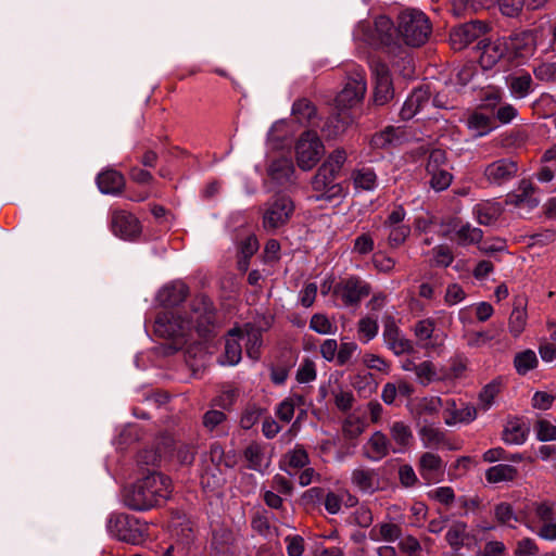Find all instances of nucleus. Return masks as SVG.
I'll list each match as a JSON object with an SVG mask.
<instances>
[{"instance_id":"nucleus-1","label":"nucleus","mask_w":556,"mask_h":556,"mask_svg":"<svg viewBox=\"0 0 556 556\" xmlns=\"http://www.w3.org/2000/svg\"><path fill=\"white\" fill-rule=\"evenodd\" d=\"M214 319L215 313L211 301L205 296H199L192 301L188 317L170 311L159 314L154 323V332L161 338L174 340L175 349H179L192 330L200 338H207L213 331Z\"/></svg>"},{"instance_id":"nucleus-2","label":"nucleus","mask_w":556,"mask_h":556,"mask_svg":"<svg viewBox=\"0 0 556 556\" xmlns=\"http://www.w3.org/2000/svg\"><path fill=\"white\" fill-rule=\"evenodd\" d=\"M172 491L173 484L169 477L151 471L125 490L124 504L132 510H150L164 504Z\"/></svg>"},{"instance_id":"nucleus-3","label":"nucleus","mask_w":556,"mask_h":556,"mask_svg":"<svg viewBox=\"0 0 556 556\" xmlns=\"http://www.w3.org/2000/svg\"><path fill=\"white\" fill-rule=\"evenodd\" d=\"M367 85L365 74L362 70H357L349 77L344 88L339 92L336 98L337 108L339 113L329 119L328 127L333 125V136L343 132L346 126L351 123V116L345 112L346 109H351L358 104L366 92Z\"/></svg>"},{"instance_id":"nucleus-4","label":"nucleus","mask_w":556,"mask_h":556,"mask_svg":"<svg viewBox=\"0 0 556 556\" xmlns=\"http://www.w3.org/2000/svg\"><path fill=\"white\" fill-rule=\"evenodd\" d=\"M431 29L429 18L421 11L406 10L399 15L397 33L406 46H422L427 42Z\"/></svg>"},{"instance_id":"nucleus-5","label":"nucleus","mask_w":556,"mask_h":556,"mask_svg":"<svg viewBox=\"0 0 556 556\" xmlns=\"http://www.w3.org/2000/svg\"><path fill=\"white\" fill-rule=\"evenodd\" d=\"M108 529L119 541L135 545L141 544L148 536V525L125 514L112 515Z\"/></svg>"},{"instance_id":"nucleus-6","label":"nucleus","mask_w":556,"mask_h":556,"mask_svg":"<svg viewBox=\"0 0 556 556\" xmlns=\"http://www.w3.org/2000/svg\"><path fill=\"white\" fill-rule=\"evenodd\" d=\"M324 146L318 135L308 130L301 135L295 146L296 162L301 169H312L320 160Z\"/></svg>"},{"instance_id":"nucleus-7","label":"nucleus","mask_w":556,"mask_h":556,"mask_svg":"<svg viewBox=\"0 0 556 556\" xmlns=\"http://www.w3.org/2000/svg\"><path fill=\"white\" fill-rule=\"evenodd\" d=\"M370 285L357 276L341 279L333 287V294L344 306L357 305L363 298L369 295Z\"/></svg>"},{"instance_id":"nucleus-8","label":"nucleus","mask_w":556,"mask_h":556,"mask_svg":"<svg viewBox=\"0 0 556 556\" xmlns=\"http://www.w3.org/2000/svg\"><path fill=\"white\" fill-rule=\"evenodd\" d=\"M454 14L459 16L465 10L481 8H491L497 5L501 12L506 16H516L527 4L526 0H452Z\"/></svg>"},{"instance_id":"nucleus-9","label":"nucleus","mask_w":556,"mask_h":556,"mask_svg":"<svg viewBox=\"0 0 556 556\" xmlns=\"http://www.w3.org/2000/svg\"><path fill=\"white\" fill-rule=\"evenodd\" d=\"M294 211L292 200L285 194H277L267 204L263 216V225L266 229H275L285 225Z\"/></svg>"},{"instance_id":"nucleus-10","label":"nucleus","mask_w":556,"mask_h":556,"mask_svg":"<svg viewBox=\"0 0 556 556\" xmlns=\"http://www.w3.org/2000/svg\"><path fill=\"white\" fill-rule=\"evenodd\" d=\"M444 424L448 427L469 425L478 417V408L468 402L446 399L443 412Z\"/></svg>"},{"instance_id":"nucleus-11","label":"nucleus","mask_w":556,"mask_h":556,"mask_svg":"<svg viewBox=\"0 0 556 556\" xmlns=\"http://www.w3.org/2000/svg\"><path fill=\"white\" fill-rule=\"evenodd\" d=\"M370 67L375 81L374 102L376 105H384L391 101L394 96L389 67L380 61H372Z\"/></svg>"},{"instance_id":"nucleus-12","label":"nucleus","mask_w":556,"mask_h":556,"mask_svg":"<svg viewBox=\"0 0 556 556\" xmlns=\"http://www.w3.org/2000/svg\"><path fill=\"white\" fill-rule=\"evenodd\" d=\"M382 338L387 348L397 356L414 351L413 342L403 334L392 316L383 318Z\"/></svg>"},{"instance_id":"nucleus-13","label":"nucleus","mask_w":556,"mask_h":556,"mask_svg":"<svg viewBox=\"0 0 556 556\" xmlns=\"http://www.w3.org/2000/svg\"><path fill=\"white\" fill-rule=\"evenodd\" d=\"M337 175L332 169H328L327 166L321 165L318 168L312 179L313 189L320 192L316 197L317 200H332L341 197L343 189L340 184L334 182Z\"/></svg>"},{"instance_id":"nucleus-14","label":"nucleus","mask_w":556,"mask_h":556,"mask_svg":"<svg viewBox=\"0 0 556 556\" xmlns=\"http://www.w3.org/2000/svg\"><path fill=\"white\" fill-rule=\"evenodd\" d=\"M518 164L511 159H500L488 164L483 176L489 185L502 186L516 177Z\"/></svg>"},{"instance_id":"nucleus-15","label":"nucleus","mask_w":556,"mask_h":556,"mask_svg":"<svg viewBox=\"0 0 556 556\" xmlns=\"http://www.w3.org/2000/svg\"><path fill=\"white\" fill-rule=\"evenodd\" d=\"M111 228L115 236L124 240H134L141 232L138 218L126 211H115L112 213Z\"/></svg>"},{"instance_id":"nucleus-16","label":"nucleus","mask_w":556,"mask_h":556,"mask_svg":"<svg viewBox=\"0 0 556 556\" xmlns=\"http://www.w3.org/2000/svg\"><path fill=\"white\" fill-rule=\"evenodd\" d=\"M506 45V54L511 58L526 59L532 55L535 51V36L532 31L515 33L504 39Z\"/></svg>"},{"instance_id":"nucleus-17","label":"nucleus","mask_w":556,"mask_h":556,"mask_svg":"<svg viewBox=\"0 0 556 556\" xmlns=\"http://www.w3.org/2000/svg\"><path fill=\"white\" fill-rule=\"evenodd\" d=\"M486 26L481 22L466 23L454 28L450 35L451 46L454 50H462L484 34Z\"/></svg>"},{"instance_id":"nucleus-18","label":"nucleus","mask_w":556,"mask_h":556,"mask_svg":"<svg viewBox=\"0 0 556 556\" xmlns=\"http://www.w3.org/2000/svg\"><path fill=\"white\" fill-rule=\"evenodd\" d=\"M418 470L426 481L440 482L444 477L445 464L440 455L425 452L419 458Z\"/></svg>"},{"instance_id":"nucleus-19","label":"nucleus","mask_w":556,"mask_h":556,"mask_svg":"<svg viewBox=\"0 0 556 556\" xmlns=\"http://www.w3.org/2000/svg\"><path fill=\"white\" fill-rule=\"evenodd\" d=\"M478 50L480 51V66L483 70H491L506 54V45L504 39H496L494 41L483 39L479 41Z\"/></svg>"},{"instance_id":"nucleus-20","label":"nucleus","mask_w":556,"mask_h":556,"mask_svg":"<svg viewBox=\"0 0 556 556\" xmlns=\"http://www.w3.org/2000/svg\"><path fill=\"white\" fill-rule=\"evenodd\" d=\"M535 187L529 180H521L516 190L506 195L505 203L516 207L533 208L538 206L539 200L534 197Z\"/></svg>"},{"instance_id":"nucleus-21","label":"nucleus","mask_w":556,"mask_h":556,"mask_svg":"<svg viewBox=\"0 0 556 556\" xmlns=\"http://www.w3.org/2000/svg\"><path fill=\"white\" fill-rule=\"evenodd\" d=\"M422 446L426 448L440 450L447 448L450 451L457 450V446L453 445L445 431L434 427L433 425H426L418 431Z\"/></svg>"},{"instance_id":"nucleus-22","label":"nucleus","mask_w":556,"mask_h":556,"mask_svg":"<svg viewBox=\"0 0 556 556\" xmlns=\"http://www.w3.org/2000/svg\"><path fill=\"white\" fill-rule=\"evenodd\" d=\"M242 340L241 328H233L228 331L225 340V351L219 359L222 365L233 366L241 361L242 346L240 341Z\"/></svg>"},{"instance_id":"nucleus-23","label":"nucleus","mask_w":556,"mask_h":556,"mask_svg":"<svg viewBox=\"0 0 556 556\" xmlns=\"http://www.w3.org/2000/svg\"><path fill=\"white\" fill-rule=\"evenodd\" d=\"M189 289L182 281H174L164 286L157 293V301L165 307H174L188 296Z\"/></svg>"},{"instance_id":"nucleus-24","label":"nucleus","mask_w":556,"mask_h":556,"mask_svg":"<svg viewBox=\"0 0 556 556\" xmlns=\"http://www.w3.org/2000/svg\"><path fill=\"white\" fill-rule=\"evenodd\" d=\"M352 484L361 492L372 494L379 489V479L375 469L356 468L351 475Z\"/></svg>"},{"instance_id":"nucleus-25","label":"nucleus","mask_w":556,"mask_h":556,"mask_svg":"<svg viewBox=\"0 0 556 556\" xmlns=\"http://www.w3.org/2000/svg\"><path fill=\"white\" fill-rule=\"evenodd\" d=\"M466 125L468 129L475 132L476 136L482 137L494 130L497 125L495 118L479 110L471 112L467 119Z\"/></svg>"},{"instance_id":"nucleus-26","label":"nucleus","mask_w":556,"mask_h":556,"mask_svg":"<svg viewBox=\"0 0 556 556\" xmlns=\"http://www.w3.org/2000/svg\"><path fill=\"white\" fill-rule=\"evenodd\" d=\"M390 442L384 433L376 431L364 445L365 456L374 462L386 457L389 453Z\"/></svg>"},{"instance_id":"nucleus-27","label":"nucleus","mask_w":556,"mask_h":556,"mask_svg":"<svg viewBox=\"0 0 556 556\" xmlns=\"http://www.w3.org/2000/svg\"><path fill=\"white\" fill-rule=\"evenodd\" d=\"M429 101V92L425 88H416L404 102L400 115L402 119L413 118L419 110Z\"/></svg>"},{"instance_id":"nucleus-28","label":"nucleus","mask_w":556,"mask_h":556,"mask_svg":"<svg viewBox=\"0 0 556 556\" xmlns=\"http://www.w3.org/2000/svg\"><path fill=\"white\" fill-rule=\"evenodd\" d=\"M529 434V427L520 418L509 419L503 430V440L507 444H523Z\"/></svg>"},{"instance_id":"nucleus-29","label":"nucleus","mask_w":556,"mask_h":556,"mask_svg":"<svg viewBox=\"0 0 556 556\" xmlns=\"http://www.w3.org/2000/svg\"><path fill=\"white\" fill-rule=\"evenodd\" d=\"M97 184L102 193L116 194L123 190L125 179L117 170L109 169L98 175Z\"/></svg>"},{"instance_id":"nucleus-30","label":"nucleus","mask_w":556,"mask_h":556,"mask_svg":"<svg viewBox=\"0 0 556 556\" xmlns=\"http://www.w3.org/2000/svg\"><path fill=\"white\" fill-rule=\"evenodd\" d=\"M404 139V131L399 127L389 126L371 138V146L375 149H389L400 144Z\"/></svg>"},{"instance_id":"nucleus-31","label":"nucleus","mask_w":556,"mask_h":556,"mask_svg":"<svg viewBox=\"0 0 556 556\" xmlns=\"http://www.w3.org/2000/svg\"><path fill=\"white\" fill-rule=\"evenodd\" d=\"M267 173L273 180H276L279 184L290 181L294 173L292 160L285 156L274 160L270 163Z\"/></svg>"},{"instance_id":"nucleus-32","label":"nucleus","mask_w":556,"mask_h":556,"mask_svg":"<svg viewBox=\"0 0 556 556\" xmlns=\"http://www.w3.org/2000/svg\"><path fill=\"white\" fill-rule=\"evenodd\" d=\"M502 212L501 204L495 201H484L473 207V214L481 225H491L501 216Z\"/></svg>"},{"instance_id":"nucleus-33","label":"nucleus","mask_w":556,"mask_h":556,"mask_svg":"<svg viewBox=\"0 0 556 556\" xmlns=\"http://www.w3.org/2000/svg\"><path fill=\"white\" fill-rule=\"evenodd\" d=\"M242 330V340H245V352L247 355L253 359L257 361L261 355V346H262V333L255 327L247 324Z\"/></svg>"},{"instance_id":"nucleus-34","label":"nucleus","mask_w":556,"mask_h":556,"mask_svg":"<svg viewBox=\"0 0 556 556\" xmlns=\"http://www.w3.org/2000/svg\"><path fill=\"white\" fill-rule=\"evenodd\" d=\"M305 400L303 395L296 393L291 394L277 405L275 414L280 421L289 424L294 416L295 407L303 406Z\"/></svg>"},{"instance_id":"nucleus-35","label":"nucleus","mask_w":556,"mask_h":556,"mask_svg":"<svg viewBox=\"0 0 556 556\" xmlns=\"http://www.w3.org/2000/svg\"><path fill=\"white\" fill-rule=\"evenodd\" d=\"M467 369V361L462 356H455L450 359L447 365L440 367V377L442 382H453L464 377Z\"/></svg>"},{"instance_id":"nucleus-36","label":"nucleus","mask_w":556,"mask_h":556,"mask_svg":"<svg viewBox=\"0 0 556 556\" xmlns=\"http://www.w3.org/2000/svg\"><path fill=\"white\" fill-rule=\"evenodd\" d=\"M508 89L515 99H523L533 91V80L530 74L511 76L508 79Z\"/></svg>"},{"instance_id":"nucleus-37","label":"nucleus","mask_w":556,"mask_h":556,"mask_svg":"<svg viewBox=\"0 0 556 556\" xmlns=\"http://www.w3.org/2000/svg\"><path fill=\"white\" fill-rule=\"evenodd\" d=\"M243 456L248 462V467L250 469L262 471L268 466V460L265 456L264 447L260 443H250L244 448Z\"/></svg>"},{"instance_id":"nucleus-38","label":"nucleus","mask_w":556,"mask_h":556,"mask_svg":"<svg viewBox=\"0 0 556 556\" xmlns=\"http://www.w3.org/2000/svg\"><path fill=\"white\" fill-rule=\"evenodd\" d=\"M453 233L452 239L463 247L480 243L483 237L480 228L473 227L468 223L455 228Z\"/></svg>"},{"instance_id":"nucleus-39","label":"nucleus","mask_w":556,"mask_h":556,"mask_svg":"<svg viewBox=\"0 0 556 556\" xmlns=\"http://www.w3.org/2000/svg\"><path fill=\"white\" fill-rule=\"evenodd\" d=\"M518 470L508 464H498L490 467L485 471V479L490 483H500L513 481L517 477Z\"/></svg>"},{"instance_id":"nucleus-40","label":"nucleus","mask_w":556,"mask_h":556,"mask_svg":"<svg viewBox=\"0 0 556 556\" xmlns=\"http://www.w3.org/2000/svg\"><path fill=\"white\" fill-rule=\"evenodd\" d=\"M538 365V356L535 352L530 349L517 353L514 357V367L520 376L527 375L529 371L535 369Z\"/></svg>"},{"instance_id":"nucleus-41","label":"nucleus","mask_w":556,"mask_h":556,"mask_svg":"<svg viewBox=\"0 0 556 556\" xmlns=\"http://www.w3.org/2000/svg\"><path fill=\"white\" fill-rule=\"evenodd\" d=\"M370 539L372 540H383L386 542H394L400 539L402 534V529L399 525L393 522H382L376 525L370 530Z\"/></svg>"},{"instance_id":"nucleus-42","label":"nucleus","mask_w":556,"mask_h":556,"mask_svg":"<svg viewBox=\"0 0 556 556\" xmlns=\"http://www.w3.org/2000/svg\"><path fill=\"white\" fill-rule=\"evenodd\" d=\"M415 375L418 382L424 387L435 381H441L440 367H437L430 361H424L417 364Z\"/></svg>"},{"instance_id":"nucleus-43","label":"nucleus","mask_w":556,"mask_h":556,"mask_svg":"<svg viewBox=\"0 0 556 556\" xmlns=\"http://www.w3.org/2000/svg\"><path fill=\"white\" fill-rule=\"evenodd\" d=\"M258 250V241L254 235H249L239 244V260L238 267L240 270L245 271L249 267V261L253 254Z\"/></svg>"},{"instance_id":"nucleus-44","label":"nucleus","mask_w":556,"mask_h":556,"mask_svg":"<svg viewBox=\"0 0 556 556\" xmlns=\"http://www.w3.org/2000/svg\"><path fill=\"white\" fill-rule=\"evenodd\" d=\"M527 325V311L520 301L515 303L508 320L509 332L514 337H519Z\"/></svg>"},{"instance_id":"nucleus-45","label":"nucleus","mask_w":556,"mask_h":556,"mask_svg":"<svg viewBox=\"0 0 556 556\" xmlns=\"http://www.w3.org/2000/svg\"><path fill=\"white\" fill-rule=\"evenodd\" d=\"M434 330L435 320L431 317L418 320L412 328L415 338L422 346H428V342L431 340Z\"/></svg>"},{"instance_id":"nucleus-46","label":"nucleus","mask_w":556,"mask_h":556,"mask_svg":"<svg viewBox=\"0 0 556 556\" xmlns=\"http://www.w3.org/2000/svg\"><path fill=\"white\" fill-rule=\"evenodd\" d=\"M378 330V320L371 316L362 317L357 323L358 340L363 343H368L376 338Z\"/></svg>"},{"instance_id":"nucleus-47","label":"nucleus","mask_w":556,"mask_h":556,"mask_svg":"<svg viewBox=\"0 0 556 556\" xmlns=\"http://www.w3.org/2000/svg\"><path fill=\"white\" fill-rule=\"evenodd\" d=\"M427 174L430 176V187L438 192L446 190L453 181V175L448 166L437 168L433 172H427Z\"/></svg>"},{"instance_id":"nucleus-48","label":"nucleus","mask_w":556,"mask_h":556,"mask_svg":"<svg viewBox=\"0 0 556 556\" xmlns=\"http://www.w3.org/2000/svg\"><path fill=\"white\" fill-rule=\"evenodd\" d=\"M292 114L299 123H309L316 116V109L307 99H299L292 105Z\"/></svg>"},{"instance_id":"nucleus-49","label":"nucleus","mask_w":556,"mask_h":556,"mask_svg":"<svg viewBox=\"0 0 556 556\" xmlns=\"http://www.w3.org/2000/svg\"><path fill=\"white\" fill-rule=\"evenodd\" d=\"M354 186L366 191L374 190L377 186V175L371 168H361L352 175Z\"/></svg>"},{"instance_id":"nucleus-50","label":"nucleus","mask_w":556,"mask_h":556,"mask_svg":"<svg viewBox=\"0 0 556 556\" xmlns=\"http://www.w3.org/2000/svg\"><path fill=\"white\" fill-rule=\"evenodd\" d=\"M239 394V389L236 386L225 384L219 394L213 399V405L223 409H230Z\"/></svg>"},{"instance_id":"nucleus-51","label":"nucleus","mask_w":556,"mask_h":556,"mask_svg":"<svg viewBox=\"0 0 556 556\" xmlns=\"http://www.w3.org/2000/svg\"><path fill=\"white\" fill-rule=\"evenodd\" d=\"M376 28L379 33H386L384 36L381 37V41L388 47L389 53L400 54L402 53L401 47L392 46L390 42L391 31L393 29V24L390 18L387 16H379L376 20Z\"/></svg>"},{"instance_id":"nucleus-52","label":"nucleus","mask_w":556,"mask_h":556,"mask_svg":"<svg viewBox=\"0 0 556 556\" xmlns=\"http://www.w3.org/2000/svg\"><path fill=\"white\" fill-rule=\"evenodd\" d=\"M352 387L363 395H369L376 390L374 377L369 372H358L351 379Z\"/></svg>"},{"instance_id":"nucleus-53","label":"nucleus","mask_w":556,"mask_h":556,"mask_svg":"<svg viewBox=\"0 0 556 556\" xmlns=\"http://www.w3.org/2000/svg\"><path fill=\"white\" fill-rule=\"evenodd\" d=\"M384 229L388 230V244L393 249L404 244L412 231L409 225L384 227Z\"/></svg>"},{"instance_id":"nucleus-54","label":"nucleus","mask_w":556,"mask_h":556,"mask_svg":"<svg viewBox=\"0 0 556 556\" xmlns=\"http://www.w3.org/2000/svg\"><path fill=\"white\" fill-rule=\"evenodd\" d=\"M535 437L541 442L556 440V425L545 418H540L534 424Z\"/></svg>"},{"instance_id":"nucleus-55","label":"nucleus","mask_w":556,"mask_h":556,"mask_svg":"<svg viewBox=\"0 0 556 556\" xmlns=\"http://www.w3.org/2000/svg\"><path fill=\"white\" fill-rule=\"evenodd\" d=\"M500 392V386L496 382L486 384L479 393V404L476 406L479 409L486 412L494 404V400Z\"/></svg>"},{"instance_id":"nucleus-56","label":"nucleus","mask_w":556,"mask_h":556,"mask_svg":"<svg viewBox=\"0 0 556 556\" xmlns=\"http://www.w3.org/2000/svg\"><path fill=\"white\" fill-rule=\"evenodd\" d=\"M392 440L400 446H407L413 438L410 428L403 421H395L390 428Z\"/></svg>"},{"instance_id":"nucleus-57","label":"nucleus","mask_w":556,"mask_h":556,"mask_svg":"<svg viewBox=\"0 0 556 556\" xmlns=\"http://www.w3.org/2000/svg\"><path fill=\"white\" fill-rule=\"evenodd\" d=\"M466 525L464 522H454L447 530L445 539L447 543L455 549H458L464 544L466 538Z\"/></svg>"},{"instance_id":"nucleus-58","label":"nucleus","mask_w":556,"mask_h":556,"mask_svg":"<svg viewBox=\"0 0 556 556\" xmlns=\"http://www.w3.org/2000/svg\"><path fill=\"white\" fill-rule=\"evenodd\" d=\"M504 93L502 89L496 87H489L483 90L481 96V105L480 109H485L490 111H494L498 104L502 103Z\"/></svg>"},{"instance_id":"nucleus-59","label":"nucleus","mask_w":556,"mask_h":556,"mask_svg":"<svg viewBox=\"0 0 556 556\" xmlns=\"http://www.w3.org/2000/svg\"><path fill=\"white\" fill-rule=\"evenodd\" d=\"M309 328L319 334H334L337 326L324 314H314L309 320Z\"/></svg>"},{"instance_id":"nucleus-60","label":"nucleus","mask_w":556,"mask_h":556,"mask_svg":"<svg viewBox=\"0 0 556 556\" xmlns=\"http://www.w3.org/2000/svg\"><path fill=\"white\" fill-rule=\"evenodd\" d=\"M366 429V422L359 417L351 415L343 424V432L349 439H355Z\"/></svg>"},{"instance_id":"nucleus-61","label":"nucleus","mask_w":556,"mask_h":556,"mask_svg":"<svg viewBox=\"0 0 556 556\" xmlns=\"http://www.w3.org/2000/svg\"><path fill=\"white\" fill-rule=\"evenodd\" d=\"M288 465L294 469L304 468L309 464V457L304 447L296 445L286 455Z\"/></svg>"},{"instance_id":"nucleus-62","label":"nucleus","mask_w":556,"mask_h":556,"mask_svg":"<svg viewBox=\"0 0 556 556\" xmlns=\"http://www.w3.org/2000/svg\"><path fill=\"white\" fill-rule=\"evenodd\" d=\"M374 248L375 241L371 235L363 232L355 238L352 252L358 255H367L374 251Z\"/></svg>"},{"instance_id":"nucleus-63","label":"nucleus","mask_w":556,"mask_h":556,"mask_svg":"<svg viewBox=\"0 0 556 556\" xmlns=\"http://www.w3.org/2000/svg\"><path fill=\"white\" fill-rule=\"evenodd\" d=\"M431 500L439 502L442 505L450 506L455 500L454 490L451 486H439L428 492Z\"/></svg>"},{"instance_id":"nucleus-64","label":"nucleus","mask_w":556,"mask_h":556,"mask_svg":"<svg viewBox=\"0 0 556 556\" xmlns=\"http://www.w3.org/2000/svg\"><path fill=\"white\" fill-rule=\"evenodd\" d=\"M316 366L315 363L311 359H304L296 371V380L300 383H308L316 379Z\"/></svg>"}]
</instances>
